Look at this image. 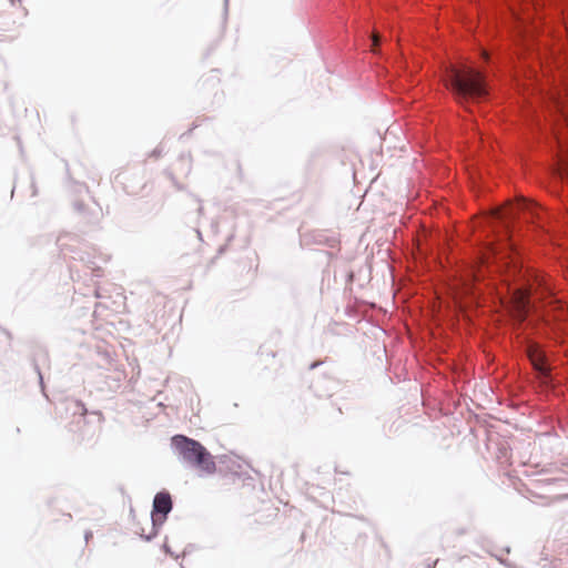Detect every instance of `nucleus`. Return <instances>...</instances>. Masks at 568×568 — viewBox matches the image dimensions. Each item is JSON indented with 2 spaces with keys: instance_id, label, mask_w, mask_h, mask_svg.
I'll return each instance as SVG.
<instances>
[{
  "instance_id": "obj_1",
  "label": "nucleus",
  "mask_w": 568,
  "mask_h": 568,
  "mask_svg": "<svg viewBox=\"0 0 568 568\" xmlns=\"http://www.w3.org/2000/svg\"><path fill=\"white\" fill-rule=\"evenodd\" d=\"M446 87L454 93L458 103L478 101L487 94L485 78L481 72L464 67H449Z\"/></svg>"
},
{
  "instance_id": "obj_2",
  "label": "nucleus",
  "mask_w": 568,
  "mask_h": 568,
  "mask_svg": "<svg viewBox=\"0 0 568 568\" xmlns=\"http://www.w3.org/2000/svg\"><path fill=\"white\" fill-rule=\"evenodd\" d=\"M172 444L180 456L204 475H212L216 470L214 457L199 442L183 435H175Z\"/></svg>"
},
{
  "instance_id": "obj_3",
  "label": "nucleus",
  "mask_w": 568,
  "mask_h": 568,
  "mask_svg": "<svg viewBox=\"0 0 568 568\" xmlns=\"http://www.w3.org/2000/svg\"><path fill=\"white\" fill-rule=\"evenodd\" d=\"M530 292L526 288H516L511 293V313L519 322H524L530 311Z\"/></svg>"
},
{
  "instance_id": "obj_4",
  "label": "nucleus",
  "mask_w": 568,
  "mask_h": 568,
  "mask_svg": "<svg viewBox=\"0 0 568 568\" xmlns=\"http://www.w3.org/2000/svg\"><path fill=\"white\" fill-rule=\"evenodd\" d=\"M172 509V499L169 493L160 491L155 495L153 500V510H152V528L155 526L162 525L166 515Z\"/></svg>"
},
{
  "instance_id": "obj_5",
  "label": "nucleus",
  "mask_w": 568,
  "mask_h": 568,
  "mask_svg": "<svg viewBox=\"0 0 568 568\" xmlns=\"http://www.w3.org/2000/svg\"><path fill=\"white\" fill-rule=\"evenodd\" d=\"M534 205L526 201V200H520L516 206L514 205H507L506 207L504 209H497L493 212V215L498 219V220H505V219H508L510 216H513L515 214V209L517 210H530Z\"/></svg>"
},
{
  "instance_id": "obj_6",
  "label": "nucleus",
  "mask_w": 568,
  "mask_h": 568,
  "mask_svg": "<svg viewBox=\"0 0 568 568\" xmlns=\"http://www.w3.org/2000/svg\"><path fill=\"white\" fill-rule=\"evenodd\" d=\"M528 356L535 369L538 371L542 376H547L549 368L545 362V357L541 351L537 347H529Z\"/></svg>"
},
{
  "instance_id": "obj_7",
  "label": "nucleus",
  "mask_w": 568,
  "mask_h": 568,
  "mask_svg": "<svg viewBox=\"0 0 568 568\" xmlns=\"http://www.w3.org/2000/svg\"><path fill=\"white\" fill-rule=\"evenodd\" d=\"M74 406H75L77 410L80 412L81 416H85L87 415L88 410H87V408H85L83 403L77 400V402H74Z\"/></svg>"
},
{
  "instance_id": "obj_8",
  "label": "nucleus",
  "mask_w": 568,
  "mask_h": 568,
  "mask_svg": "<svg viewBox=\"0 0 568 568\" xmlns=\"http://www.w3.org/2000/svg\"><path fill=\"white\" fill-rule=\"evenodd\" d=\"M372 41H373L372 52H376L375 48L379 44V41H381L379 34L374 32L372 34Z\"/></svg>"
},
{
  "instance_id": "obj_9",
  "label": "nucleus",
  "mask_w": 568,
  "mask_h": 568,
  "mask_svg": "<svg viewBox=\"0 0 568 568\" xmlns=\"http://www.w3.org/2000/svg\"><path fill=\"white\" fill-rule=\"evenodd\" d=\"M538 285L542 287L545 291L550 292V287L544 277L540 281L538 280Z\"/></svg>"
},
{
  "instance_id": "obj_10",
  "label": "nucleus",
  "mask_w": 568,
  "mask_h": 568,
  "mask_svg": "<svg viewBox=\"0 0 568 568\" xmlns=\"http://www.w3.org/2000/svg\"><path fill=\"white\" fill-rule=\"evenodd\" d=\"M561 174L568 175V161L561 164Z\"/></svg>"
},
{
  "instance_id": "obj_11",
  "label": "nucleus",
  "mask_w": 568,
  "mask_h": 568,
  "mask_svg": "<svg viewBox=\"0 0 568 568\" xmlns=\"http://www.w3.org/2000/svg\"><path fill=\"white\" fill-rule=\"evenodd\" d=\"M490 253L494 255V256H497L498 254H500L499 252L496 251L495 247H491L490 248Z\"/></svg>"
},
{
  "instance_id": "obj_12",
  "label": "nucleus",
  "mask_w": 568,
  "mask_h": 568,
  "mask_svg": "<svg viewBox=\"0 0 568 568\" xmlns=\"http://www.w3.org/2000/svg\"><path fill=\"white\" fill-rule=\"evenodd\" d=\"M556 104L558 108H560L562 110L561 102L559 100H556Z\"/></svg>"
},
{
  "instance_id": "obj_13",
  "label": "nucleus",
  "mask_w": 568,
  "mask_h": 568,
  "mask_svg": "<svg viewBox=\"0 0 568 568\" xmlns=\"http://www.w3.org/2000/svg\"><path fill=\"white\" fill-rule=\"evenodd\" d=\"M316 366H317V363H313V364L311 365V368H314V367H316Z\"/></svg>"
}]
</instances>
